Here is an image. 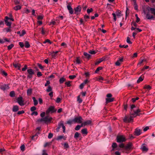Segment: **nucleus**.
Returning a JSON list of instances; mask_svg holds the SVG:
<instances>
[{
  "label": "nucleus",
  "mask_w": 155,
  "mask_h": 155,
  "mask_svg": "<svg viewBox=\"0 0 155 155\" xmlns=\"http://www.w3.org/2000/svg\"><path fill=\"white\" fill-rule=\"evenodd\" d=\"M135 107V106L134 104H132L131 106L130 114L133 116V117H135L137 116H139L140 115L139 113L140 112V109H138L134 110H133V108Z\"/></svg>",
  "instance_id": "f257e3e1"
},
{
  "label": "nucleus",
  "mask_w": 155,
  "mask_h": 155,
  "mask_svg": "<svg viewBox=\"0 0 155 155\" xmlns=\"http://www.w3.org/2000/svg\"><path fill=\"white\" fill-rule=\"evenodd\" d=\"M27 72L28 75L27 76V78L29 79H31L33 77V75L34 74V71L32 69L30 68L27 70Z\"/></svg>",
  "instance_id": "f03ea898"
},
{
  "label": "nucleus",
  "mask_w": 155,
  "mask_h": 155,
  "mask_svg": "<svg viewBox=\"0 0 155 155\" xmlns=\"http://www.w3.org/2000/svg\"><path fill=\"white\" fill-rule=\"evenodd\" d=\"M126 141V138L124 135H118L117 137V141L118 143H122Z\"/></svg>",
  "instance_id": "7ed1b4c3"
},
{
  "label": "nucleus",
  "mask_w": 155,
  "mask_h": 155,
  "mask_svg": "<svg viewBox=\"0 0 155 155\" xmlns=\"http://www.w3.org/2000/svg\"><path fill=\"white\" fill-rule=\"evenodd\" d=\"M56 110L55 109V107L54 106H50L46 111V113L47 114H48L50 112L53 113L55 112Z\"/></svg>",
  "instance_id": "20e7f679"
},
{
  "label": "nucleus",
  "mask_w": 155,
  "mask_h": 155,
  "mask_svg": "<svg viewBox=\"0 0 155 155\" xmlns=\"http://www.w3.org/2000/svg\"><path fill=\"white\" fill-rule=\"evenodd\" d=\"M74 123H81L83 119L81 116L75 117L74 119Z\"/></svg>",
  "instance_id": "39448f33"
},
{
  "label": "nucleus",
  "mask_w": 155,
  "mask_h": 155,
  "mask_svg": "<svg viewBox=\"0 0 155 155\" xmlns=\"http://www.w3.org/2000/svg\"><path fill=\"white\" fill-rule=\"evenodd\" d=\"M133 146V144L131 142H129L125 146L124 150H131Z\"/></svg>",
  "instance_id": "423d86ee"
},
{
  "label": "nucleus",
  "mask_w": 155,
  "mask_h": 155,
  "mask_svg": "<svg viewBox=\"0 0 155 155\" xmlns=\"http://www.w3.org/2000/svg\"><path fill=\"white\" fill-rule=\"evenodd\" d=\"M17 102L21 106H23L24 105V101L23 100V98L21 97H19L18 98Z\"/></svg>",
  "instance_id": "0eeeda50"
},
{
  "label": "nucleus",
  "mask_w": 155,
  "mask_h": 155,
  "mask_svg": "<svg viewBox=\"0 0 155 155\" xmlns=\"http://www.w3.org/2000/svg\"><path fill=\"white\" fill-rule=\"evenodd\" d=\"M74 13L78 15L79 14L81 10V7L80 6L78 5L77 7L74 9Z\"/></svg>",
  "instance_id": "6e6552de"
},
{
  "label": "nucleus",
  "mask_w": 155,
  "mask_h": 155,
  "mask_svg": "<svg viewBox=\"0 0 155 155\" xmlns=\"http://www.w3.org/2000/svg\"><path fill=\"white\" fill-rule=\"evenodd\" d=\"M52 118L48 116H46L44 117V122L45 123H50L52 120Z\"/></svg>",
  "instance_id": "1a4fd4ad"
},
{
  "label": "nucleus",
  "mask_w": 155,
  "mask_h": 155,
  "mask_svg": "<svg viewBox=\"0 0 155 155\" xmlns=\"http://www.w3.org/2000/svg\"><path fill=\"white\" fill-rule=\"evenodd\" d=\"M71 3L69 2L68 3L67 6V7L68 10H69V13L72 14L73 13V11L72 8L71 7Z\"/></svg>",
  "instance_id": "9d476101"
},
{
  "label": "nucleus",
  "mask_w": 155,
  "mask_h": 155,
  "mask_svg": "<svg viewBox=\"0 0 155 155\" xmlns=\"http://www.w3.org/2000/svg\"><path fill=\"white\" fill-rule=\"evenodd\" d=\"M0 88L2 90L5 91L8 89L9 88V87L8 84H4L0 87Z\"/></svg>",
  "instance_id": "9b49d317"
},
{
  "label": "nucleus",
  "mask_w": 155,
  "mask_h": 155,
  "mask_svg": "<svg viewBox=\"0 0 155 155\" xmlns=\"http://www.w3.org/2000/svg\"><path fill=\"white\" fill-rule=\"evenodd\" d=\"M140 149L142 150V151L145 152H147L148 150V149L147 148L145 144H143L142 145Z\"/></svg>",
  "instance_id": "f8f14e48"
},
{
  "label": "nucleus",
  "mask_w": 155,
  "mask_h": 155,
  "mask_svg": "<svg viewBox=\"0 0 155 155\" xmlns=\"http://www.w3.org/2000/svg\"><path fill=\"white\" fill-rule=\"evenodd\" d=\"M141 134L140 130L138 128H136L134 131V135L138 136L140 135Z\"/></svg>",
  "instance_id": "ddd939ff"
},
{
  "label": "nucleus",
  "mask_w": 155,
  "mask_h": 155,
  "mask_svg": "<svg viewBox=\"0 0 155 155\" xmlns=\"http://www.w3.org/2000/svg\"><path fill=\"white\" fill-rule=\"evenodd\" d=\"M114 98H107L105 99L106 104L107 103L113 102L114 101Z\"/></svg>",
  "instance_id": "4468645a"
},
{
  "label": "nucleus",
  "mask_w": 155,
  "mask_h": 155,
  "mask_svg": "<svg viewBox=\"0 0 155 155\" xmlns=\"http://www.w3.org/2000/svg\"><path fill=\"white\" fill-rule=\"evenodd\" d=\"M105 60V58H102L99 59L95 63V65H98L99 64L103 61Z\"/></svg>",
  "instance_id": "2eb2a0df"
},
{
  "label": "nucleus",
  "mask_w": 155,
  "mask_h": 155,
  "mask_svg": "<svg viewBox=\"0 0 155 155\" xmlns=\"http://www.w3.org/2000/svg\"><path fill=\"white\" fill-rule=\"evenodd\" d=\"M62 139H63L64 140H66V137H64L63 136H59L57 137V138H56V140H59Z\"/></svg>",
  "instance_id": "dca6fc26"
},
{
  "label": "nucleus",
  "mask_w": 155,
  "mask_h": 155,
  "mask_svg": "<svg viewBox=\"0 0 155 155\" xmlns=\"http://www.w3.org/2000/svg\"><path fill=\"white\" fill-rule=\"evenodd\" d=\"M146 18L148 19H152L154 18L153 16L152 15H150L149 13L147 14Z\"/></svg>",
  "instance_id": "f3484780"
},
{
  "label": "nucleus",
  "mask_w": 155,
  "mask_h": 155,
  "mask_svg": "<svg viewBox=\"0 0 155 155\" xmlns=\"http://www.w3.org/2000/svg\"><path fill=\"white\" fill-rule=\"evenodd\" d=\"M12 27H9L3 29V31L6 32L7 33L10 32L11 31V28Z\"/></svg>",
  "instance_id": "a211bd4d"
},
{
  "label": "nucleus",
  "mask_w": 155,
  "mask_h": 155,
  "mask_svg": "<svg viewBox=\"0 0 155 155\" xmlns=\"http://www.w3.org/2000/svg\"><path fill=\"white\" fill-rule=\"evenodd\" d=\"M148 11H150L152 14L155 15V9L153 8L149 7L148 8Z\"/></svg>",
  "instance_id": "6ab92c4d"
},
{
  "label": "nucleus",
  "mask_w": 155,
  "mask_h": 155,
  "mask_svg": "<svg viewBox=\"0 0 155 155\" xmlns=\"http://www.w3.org/2000/svg\"><path fill=\"white\" fill-rule=\"evenodd\" d=\"M18 107L17 105H15L13 106V108H12V111L14 112H16L18 110Z\"/></svg>",
  "instance_id": "aec40b11"
},
{
  "label": "nucleus",
  "mask_w": 155,
  "mask_h": 155,
  "mask_svg": "<svg viewBox=\"0 0 155 155\" xmlns=\"http://www.w3.org/2000/svg\"><path fill=\"white\" fill-rule=\"evenodd\" d=\"M40 133L39 132H37L35 135L33 136L32 137V139L34 140H35L36 139H37L38 138V135Z\"/></svg>",
  "instance_id": "412c9836"
},
{
  "label": "nucleus",
  "mask_w": 155,
  "mask_h": 155,
  "mask_svg": "<svg viewBox=\"0 0 155 155\" xmlns=\"http://www.w3.org/2000/svg\"><path fill=\"white\" fill-rule=\"evenodd\" d=\"M5 22L7 26H8L9 27H11V25H12L11 22H10L8 21V20H5Z\"/></svg>",
  "instance_id": "4be33fe9"
},
{
  "label": "nucleus",
  "mask_w": 155,
  "mask_h": 155,
  "mask_svg": "<svg viewBox=\"0 0 155 155\" xmlns=\"http://www.w3.org/2000/svg\"><path fill=\"white\" fill-rule=\"evenodd\" d=\"M81 132L83 134L86 135L87 134V130L86 128L82 129L81 130Z\"/></svg>",
  "instance_id": "5701e85b"
},
{
  "label": "nucleus",
  "mask_w": 155,
  "mask_h": 155,
  "mask_svg": "<svg viewBox=\"0 0 155 155\" xmlns=\"http://www.w3.org/2000/svg\"><path fill=\"white\" fill-rule=\"evenodd\" d=\"M66 80L65 78L63 77L61 78L59 80V82L60 84H61L64 83V82Z\"/></svg>",
  "instance_id": "b1692460"
},
{
  "label": "nucleus",
  "mask_w": 155,
  "mask_h": 155,
  "mask_svg": "<svg viewBox=\"0 0 155 155\" xmlns=\"http://www.w3.org/2000/svg\"><path fill=\"white\" fill-rule=\"evenodd\" d=\"M21 7L20 5H17L14 7L13 9L15 11H17L20 9L21 8Z\"/></svg>",
  "instance_id": "393cba45"
},
{
  "label": "nucleus",
  "mask_w": 155,
  "mask_h": 155,
  "mask_svg": "<svg viewBox=\"0 0 155 155\" xmlns=\"http://www.w3.org/2000/svg\"><path fill=\"white\" fill-rule=\"evenodd\" d=\"M84 126H86L91 124V121L90 120H87L84 122Z\"/></svg>",
  "instance_id": "a878e982"
},
{
  "label": "nucleus",
  "mask_w": 155,
  "mask_h": 155,
  "mask_svg": "<svg viewBox=\"0 0 155 155\" xmlns=\"http://www.w3.org/2000/svg\"><path fill=\"white\" fill-rule=\"evenodd\" d=\"M27 94L28 95H31L32 93V89L31 88H29L27 90Z\"/></svg>",
  "instance_id": "bb28decb"
},
{
  "label": "nucleus",
  "mask_w": 155,
  "mask_h": 155,
  "mask_svg": "<svg viewBox=\"0 0 155 155\" xmlns=\"http://www.w3.org/2000/svg\"><path fill=\"white\" fill-rule=\"evenodd\" d=\"M13 66L15 68H18V69H19L21 67V65L18 63L13 64Z\"/></svg>",
  "instance_id": "cd10ccee"
},
{
  "label": "nucleus",
  "mask_w": 155,
  "mask_h": 155,
  "mask_svg": "<svg viewBox=\"0 0 155 155\" xmlns=\"http://www.w3.org/2000/svg\"><path fill=\"white\" fill-rule=\"evenodd\" d=\"M32 99L34 102V104L35 106L37 105L38 104V102L37 100L36 99L35 97H32Z\"/></svg>",
  "instance_id": "c85d7f7f"
},
{
  "label": "nucleus",
  "mask_w": 155,
  "mask_h": 155,
  "mask_svg": "<svg viewBox=\"0 0 155 155\" xmlns=\"http://www.w3.org/2000/svg\"><path fill=\"white\" fill-rule=\"evenodd\" d=\"M84 55L86 58L88 59L90 58L91 56L90 54L85 52H84Z\"/></svg>",
  "instance_id": "c756f323"
},
{
  "label": "nucleus",
  "mask_w": 155,
  "mask_h": 155,
  "mask_svg": "<svg viewBox=\"0 0 155 155\" xmlns=\"http://www.w3.org/2000/svg\"><path fill=\"white\" fill-rule=\"evenodd\" d=\"M144 89H147L148 90H150L151 89V87L149 85H145L143 87Z\"/></svg>",
  "instance_id": "7c9ffc66"
},
{
  "label": "nucleus",
  "mask_w": 155,
  "mask_h": 155,
  "mask_svg": "<svg viewBox=\"0 0 155 155\" xmlns=\"http://www.w3.org/2000/svg\"><path fill=\"white\" fill-rule=\"evenodd\" d=\"M15 94L14 91H11L9 95L11 97H13L15 96Z\"/></svg>",
  "instance_id": "2f4dec72"
},
{
  "label": "nucleus",
  "mask_w": 155,
  "mask_h": 155,
  "mask_svg": "<svg viewBox=\"0 0 155 155\" xmlns=\"http://www.w3.org/2000/svg\"><path fill=\"white\" fill-rule=\"evenodd\" d=\"M117 144L116 143H114L112 144V150H113L114 149L117 147Z\"/></svg>",
  "instance_id": "473e14b6"
},
{
  "label": "nucleus",
  "mask_w": 155,
  "mask_h": 155,
  "mask_svg": "<svg viewBox=\"0 0 155 155\" xmlns=\"http://www.w3.org/2000/svg\"><path fill=\"white\" fill-rule=\"evenodd\" d=\"M25 46L26 48H29L30 47V44L28 41H26L25 43Z\"/></svg>",
  "instance_id": "72a5a7b5"
},
{
  "label": "nucleus",
  "mask_w": 155,
  "mask_h": 155,
  "mask_svg": "<svg viewBox=\"0 0 155 155\" xmlns=\"http://www.w3.org/2000/svg\"><path fill=\"white\" fill-rule=\"evenodd\" d=\"M80 95H79L77 97V101L79 104L81 103L82 101V100L80 98Z\"/></svg>",
  "instance_id": "f704fd0d"
},
{
  "label": "nucleus",
  "mask_w": 155,
  "mask_h": 155,
  "mask_svg": "<svg viewBox=\"0 0 155 155\" xmlns=\"http://www.w3.org/2000/svg\"><path fill=\"white\" fill-rule=\"evenodd\" d=\"M52 90V88L50 85H48V89L46 90L47 92H48L51 91Z\"/></svg>",
  "instance_id": "c9c22d12"
},
{
  "label": "nucleus",
  "mask_w": 155,
  "mask_h": 155,
  "mask_svg": "<svg viewBox=\"0 0 155 155\" xmlns=\"http://www.w3.org/2000/svg\"><path fill=\"white\" fill-rule=\"evenodd\" d=\"M1 73L2 75H4L5 76H6L7 75V74L2 69L1 70Z\"/></svg>",
  "instance_id": "e433bc0d"
},
{
  "label": "nucleus",
  "mask_w": 155,
  "mask_h": 155,
  "mask_svg": "<svg viewBox=\"0 0 155 155\" xmlns=\"http://www.w3.org/2000/svg\"><path fill=\"white\" fill-rule=\"evenodd\" d=\"M134 8L135 10H138V6L137 4L136 1H134Z\"/></svg>",
  "instance_id": "4c0bfd02"
},
{
  "label": "nucleus",
  "mask_w": 155,
  "mask_h": 155,
  "mask_svg": "<svg viewBox=\"0 0 155 155\" xmlns=\"http://www.w3.org/2000/svg\"><path fill=\"white\" fill-rule=\"evenodd\" d=\"M63 124V121H61L58 123V127L60 128L62 127Z\"/></svg>",
  "instance_id": "58836bf2"
},
{
  "label": "nucleus",
  "mask_w": 155,
  "mask_h": 155,
  "mask_svg": "<svg viewBox=\"0 0 155 155\" xmlns=\"http://www.w3.org/2000/svg\"><path fill=\"white\" fill-rule=\"evenodd\" d=\"M102 69V67H98L97 68L96 70H95V73H97L100 70H101Z\"/></svg>",
  "instance_id": "ea45409f"
},
{
  "label": "nucleus",
  "mask_w": 155,
  "mask_h": 155,
  "mask_svg": "<svg viewBox=\"0 0 155 155\" xmlns=\"http://www.w3.org/2000/svg\"><path fill=\"white\" fill-rule=\"evenodd\" d=\"M80 134L78 132H76L75 133L74 135V138H77L79 136Z\"/></svg>",
  "instance_id": "a19ab883"
},
{
  "label": "nucleus",
  "mask_w": 155,
  "mask_h": 155,
  "mask_svg": "<svg viewBox=\"0 0 155 155\" xmlns=\"http://www.w3.org/2000/svg\"><path fill=\"white\" fill-rule=\"evenodd\" d=\"M73 123H74V119L71 120H70L67 122V123L69 124H72Z\"/></svg>",
  "instance_id": "79ce46f5"
},
{
  "label": "nucleus",
  "mask_w": 155,
  "mask_h": 155,
  "mask_svg": "<svg viewBox=\"0 0 155 155\" xmlns=\"http://www.w3.org/2000/svg\"><path fill=\"white\" fill-rule=\"evenodd\" d=\"M143 80V78L141 76H140L139 77V79L137 81V83H139L140 82L142 81Z\"/></svg>",
  "instance_id": "37998d69"
},
{
  "label": "nucleus",
  "mask_w": 155,
  "mask_h": 155,
  "mask_svg": "<svg viewBox=\"0 0 155 155\" xmlns=\"http://www.w3.org/2000/svg\"><path fill=\"white\" fill-rule=\"evenodd\" d=\"M76 62L77 64H81V62L78 58L77 57L76 59Z\"/></svg>",
  "instance_id": "c03bdc74"
},
{
  "label": "nucleus",
  "mask_w": 155,
  "mask_h": 155,
  "mask_svg": "<svg viewBox=\"0 0 155 155\" xmlns=\"http://www.w3.org/2000/svg\"><path fill=\"white\" fill-rule=\"evenodd\" d=\"M64 148H67L69 147V146L67 143H65L64 145Z\"/></svg>",
  "instance_id": "a18cd8bd"
},
{
  "label": "nucleus",
  "mask_w": 155,
  "mask_h": 155,
  "mask_svg": "<svg viewBox=\"0 0 155 155\" xmlns=\"http://www.w3.org/2000/svg\"><path fill=\"white\" fill-rule=\"evenodd\" d=\"M21 33V34L20 35V36H22L26 34V31L25 30H22Z\"/></svg>",
  "instance_id": "49530a36"
},
{
  "label": "nucleus",
  "mask_w": 155,
  "mask_h": 155,
  "mask_svg": "<svg viewBox=\"0 0 155 155\" xmlns=\"http://www.w3.org/2000/svg\"><path fill=\"white\" fill-rule=\"evenodd\" d=\"M47 42L49 43L50 44H51L52 43V42L51 41L48 39H46L45 41H44L43 43L44 44L46 43Z\"/></svg>",
  "instance_id": "de8ad7c7"
},
{
  "label": "nucleus",
  "mask_w": 155,
  "mask_h": 155,
  "mask_svg": "<svg viewBox=\"0 0 155 155\" xmlns=\"http://www.w3.org/2000/svg\"><path fill=\"white\" fill-rule=\"evenodd\" d=\"M133 117L132 116H130L129 118H128L127 119L128 122L129 123L131 121L133 120Z\"/></svg>",
  "instance_id": "09e8293b"
},
{
  "label": "nucleus",
  "mask_w": 155,
  "mask_h": 155,
  "mask_svg": "<svg viewBox=\"0 0 155 155\" xmlns=\"http://www.w3.org/2000/svg\"><path fill=\"white\" fill-rule=\"evenodd\" d=\"M71 82L70 81L66 82L65 83V84L67 87H69L71 86V84H70Z\"/></svg>",
  "instance_id": "8fccbe9b"
},
{
  "label": "nucleus",
  "mask_w": 155,
  "mask_h": 155,
  "mask_svg": "<svg viewBox=\"0 0 155 155\" xmlns=\"http://www.w3.org/2000/svg\"><path fill=\"white\" fill-rule=\"evenodd\" d=\"M14 45L13 44H11L10 45L8 46V50H10L14 46Z\"/></svg>",
  "instance_id": "3c124183"
},
{
  "label": "nucleus",
  "mask_w": 155,
  "mask_h": 155,
  "mask_svg": "<svg viewBox=\"0 0 155 155\" xmlns=\"http://www.w3.org/2000/svg\"><path fill=\"white\" fill-rule=\"evenodd\" d=\"M41 32L42 34L44 35L45 34V31L44 30V28L43 27H42L40 29Z\"/></svg>",
  "instance_id": "603ef678"
},
{
  "label": "nucleus",
  "mask_w": 155,
  "mask_h": 155,
  "mask_svg": "<svg viewBox=\"0 0 155 155\" xmlns=\"http://www.w3.org/2000/svg\"><path fill=\"white\" fill-rule=\"evenodd\" d=\"M61 98L60 97H58L57 98L56 100V102L58 103H60L61 102Z\"/></svg>",
  "instance_id": "864d4df0"
},
{
  "label": "nucleus",
  "mask_w": 155,
  "mask_h": 155,
  "mask_svg": "<svg viewBox=\"0 0 155 155\" xmlns=\"http://www.w3.org/2000/svg\"><path fill=\"white\" fill-rule=\"evenodd\" d=\"M130 38L129 37H127V43L129 44H132V42H131L130 41Z\"/></svg>",
  "instance_id": "5fc2aeb1"
},
{
  "label": "nucleus",
  "mask_w": 155,
  "mask_h": 155,
  "mask_svg": "<svg viewBox=\"0 0 155 155\" xmlns=\"http://www.w3.org/2000/svg\"><path fill=\"white\" fill-rule=\"evenodd\" d=\"M76 77V76L75 75H70L69 76V78L71 79H73L75 78Z\"/></svg>",
  "instance_id": "6e6d98bb"
},
{
  "label": "nucleus",
  "mask_w": 155,
  "mask_h": 155,
  "mask_svg": "<svg viewBox=\"0 0 155 155\" xmlns=\"http://www.w3.org/2000/svg\"><path fill=\"white\" fill-rule=\"evenodd\" d=\"M139 99V97H137L136 98H133L131 100L132 102L133 103L135 102L136 100H138Z\"/></svg>",
  "instance_id": "4d7b16f0"
},
{
  "label": "nucleus",
  "mask_w": 155,
  "mask_h": 155,
  "mask_svg": "<svg viewBox=\"0 0 155 155\" xmlns=\"http://www.w3.org/2000/svg\"><path fill=\"white\" fill-rule=\"evenodd\" d=\"M43 16L42 15H39L37 17V19L38 20H42L43 18Z\"/></svg>",
  "instance_id": "13d9d810"
},
{
  "label": "nucleus",
  "mask_w": 155,
  "mask_h": 155,
  "mask_svg": "<svg viewBox=\"0 0 155 155\" xmlns=\"http://www.w3.org/2000/svg\"><path fill=\"white\" fill-rule=\"evenodd\" d=\"M119 47L120 48H126L128 47V45H119Z\"/></svg>",
  "instance_id": "bf43d9fd"
},
{
  "label": "nucleus",
  "mask_w": 155,
  "mask_h": 155,
  "mask_svg": "<svg viewBox=\"0 0 155 155\" xmlns=\"http://www.w3.org/2000/svg\"><path fill=\"white\" fill-rule=\"evenodd\" d=\"M119 147L121 148H124V147L125 146H124V143H122L120 144H119Z\"/></svg>",
  "instance_id": "052dcab7"
},
{
  "label": "nucleus",
  "mask_w": 155,
  "mask_h": 155,
  "mask_svg": "<svg viewBox=\"0 0 155 155\" xmlns=\"http://www.w3.org/2000/svg\"><path fill=\"white\" fill-rule=\"evenodd\" d=\"M36 109V108L35 106L32 107L30 108L31 111H34Z\"/></svg>",
  "instance_id": "680f3d73"
},
{
  "label": "nucleus",
  "mask_w": 155,
  "mask_h": 155,
  "mask_svg": "<svg viewBox=\"0 0 155 155\" xmlns=\"http://www.w3.org/2000/svg\"><path fill=\"white\" fill-rule=\"evenodd\" d=\"M131 25L132 26L133 25L134 26L136 27L137 26V23L134 21H133L131 23Z\"/></svg>",
  "instance_id": "e2e57ef3"
},
{
  "label": "nucleus",
  "mask_w": 155,
  "mask_h": 155,
  "mask_svg": "<svg viewBox=\"0 0 155 155\" xmlns=\"http://www.w3.org/2000/svg\"><path fill=\"white\" fill-rule=\"evenodd\" d=\"M38 67H39V68L40 69H41V70L43 69L44 67L43 66H42L41 64L38 63Z\"/></svg>",
  "instance_id": "0e129e2a"
},
{
  "label": "nucleus",
  "mask_w": 155,
  "mask_h": 155,
  "mask_svg": "<svg viewBox=\"0 0 155 155\" xmlns=\"http://www.w3.org/2000/svg\"><path fill=\"white\" fill-rule=\"evenodd\" d=\"M38 114V113L37 111H34L31 113V115H35V116H37Z\"/></svg>",
  "instance_id": "69168bd1"
},
{
  "label": "nucleus",
  "mask_w": 155,
  "mask_h": 155,
  "mask_svg": "<svg viewBox=\"0 0 155 155\" xmlns=\"http://www.w3.org/2000/svg\"><path fill=\"white\" fill-rule=\"evenodd\" d=\"M80 129V125H77L76 127L75 128V130H78Z\"/></svg>",
  "instance_id": "338daca9"
},
{
  "label": "nucleus",
  "mask_w": 155,
  "mask_h": 155,
  "mask_svg": "<svg viewBox=\"0 0 155 155\" xmlns=\"http://www.w3.org/2000/svg\"><path fill=\"white\" fill-rule=\"evenodd\" d=\"M42 155H48L47 153L46 152V150H43Z\"/></svg>",
  "instance_id": "774afa93"
}]
</instances>
